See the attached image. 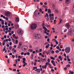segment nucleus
Instances as JSON below:
<instances>
[{
    "label": "nucleus",
    "instance_id": "nucleus-1",
    "mask_svg": "<svg viewBox=\"0 0 74 74\" xmlns=\"http://www.w3.org/2000/svg\"><path fill=\"white\" fill-rule=\"evenodd\" d=\"M37 24H33L31 25V29H32V30H34L37 28Z\"/></svg>",
    "mask_w": 74,
    "mask_h": 74
},
{
    "label": "nucleus",
    "instance_id": "nucleus-2",
    "mask_svg": "<svg viewBox=\"0 0 74 74\" xmlns=\"http://www.w3.org/2000/svg\"><path fill=\"white\" fill-rule=\"evenodd\" d=\"M65 51L66 53H69L70 52V48L69 47H66L65 49Z\"/></svg>",
    "mask_w": 74,
    "mask_h": 74
},
{
    "label": "nucleus",
    "instance_id": "nucleus-3",
    "mask_svg": "<svg viewBox=\"0 0 74 74\" xmlns=\"http://www.w3.org/2000/svg\"><path fill=\"white\" fill-rule=\"evenodd\" d=\"M52 16H54V14H49V16H50V19L51 21H53L54 20V17H52Z\"/></svg>",
    "mask_w": 74,
    "mask_h": 74
},
{
    "label": "nucleus",
    "instance_id": "nucleus-4",
    "mask_svg": "<svg viewBox=\"0 0 74 74\" xmlns=\"http://www.w3.org/2000/svg\"><path fill=\"white\" fill-rule=\"evenodd\" d=\"M5 15L6 16H10V15H11V13L10 12H8L5 13Z\"/></svg>",
    "mask_w": 74,
    "mask_h": 74
},
{
    "label": "nucleus",
    "instance_id": "nucleus-5",
    "mask_svg": "<svg viewBox=\"0 0 74 74\" xmlns=\"http://www.w3.org/2000/svg\"><path fill=\"white\" fill-rule=\"evenodd\" d=\"M17 33L18 34H23V31L21 29H19L18 31H17Z\"/></svg>",
    "mask_w": 74,
    "mask_h": 74
},
{
    "label": "nucleus",
    "instance_id": "nucleus-6",
    "mask_svg": "<svg viewBox=\"0 0 74 74\" xmlns=\"http://www.w3.org/2000/svg\"><path fill=\"white\" fill-rule=\"evenodd\" d=\"M25 47V48L24 49V51H26L28 49V47L26 46H23L21 48L22 49H23V48Z\"/></svg>",
    "mask_w": 74,
    "mask_h": 74
},
{
    "label": "nucleus",
    "instance_id": "nucleus-7",
    "mask_svg": "<svg viewBox=\"0 0 74 74\" xmlns=\"http://www.w3.org/2000/svg\"><path fill=\"white\" fill-rule=\"evenodd\" d=\"M34 14L35 16H39L40 13H39L37 11H36L34 12Z\"/></svg>",
    "mask_w": 74,
    "mask_h": 74
},
{
    "label": "nucleus",
    "instance_id": "nucleus-8",
    "mask_svg": "<svg viewBox=\"0 0 74 74\" xmlns=\"http://www.w3.org/2000/svg\"><path fill=\"white\" fill-rule=\"evenodd\" d=\"M65 27L68 29H69L70 28V25H69V23H68L65 25Z\"/></svg>",
    "mask_w": 74,
    "mask_h": 74
},
{
    "label": "nucleus",
    "instance_id": "nucleus-9",
    "mask_svg": "<svg viewBox=\"0 0 74 74\" xmlns=\"http://www.w3.org/2000/svg\"><path fill=\"white\" fill-rule=\"evenodd\" d=\"M22 42H20L19 43V46L18 47V48H20L22 46Z\"/></svg>",
    "mask_w": 74,
    "mask_h": 74
},
{
    "label": "nucleus",
    "instance_id": "nucleus-10",
    "mask_svg": "<svg viewBox=\"0 0 74 74\" xmlns=\"http://www.w3.org/2000/svg\"><path fill=\"white\" fill-rule=\"evenodd\" d=\"M65 3L66 4H70V0H66Z\"/></svg>",
    "mask_w": 74,
    "mask_h": 74
},
{
    "label": "nucleus",
    "instance_id": "nucleus-11",
    "mask_svg": "<svg viewBox=\"0 0 74 74\" xmlns=\"http://www.w3.org/2000/svg\"><path fill=\"white\" fill-rule=\"evenodd\" d=\"M15 21L16 22H19V18L18 17H16V18Z\"/></svg>",
    "mask_w": 74,
    "mask_h": 74
},
{
    "label": "nucleus",
    "instance_id": "nucleus-12",
    "mask_svg": "<svg viewBox=\"0 0 74 74\" xmlns=\"http://www.w3.org/2000/svg\"><path fill=\"white\" fill-rule=\"evenodd\" d=\"M38 34H34V37L35 38H37L38 37Z\"/></svg>",
    "mask_w": 74,
    "mask_h": 74
},
{
    "label": "nucleus",
    "instance_id": "nucleus-13",
    "mask_svg": "<svg viewBox=\"0 0 74 74\" xmlns=\"http://www.w3.org/2000/svg\"><path fill=\"white\" fill-rule=\"evenodd\" d=\"M73 33H72L71 31H70L69 32V33H68V34L69 35L71 36V35H73Z\"/></svg>",
    "mask_w": 74,
    "mask_h": 74
},
{
    "label": "nucleus",
    "instance_id": "nucleus-14",
    "mask_svg": "<svg viewBox=\"0 0 74 74\" xmlns=\"http://www.w3.org/2000/svg\"><path fill=\"white\" fill-rule=\"evenodd\" d=\"M49 62H47L46 63L45 65V69H46L47 68V66H48V65L49 64Z\"/></svg>",
    "mask_w": 74,
    "mask_h": 74
},
{
    "label": "nucleus",
    "instance_id": "nucleus-15",
    "mask_svg": "<svg viewBox=\"0 0 74 74\" xmlns=\"http://www.w3.org/2000/svg\"><path fill=\"white\" fill-rule=\"evenodd\" d=\"M35 71H37L38 73H40V69H37L35 70Z\"/></svg>",
    "mask_w": 74,
    "mask_h": 74
},
{
    "label": "nucleus",
    "instance_id": "nucleus-16",
    "mask_svg": "<svg viewBox=\"0 0 74 74\" xmlns=\"http://www.w3.org/2000/svg\"><path fill=\"white\" fill-rule=\"evenodd\" d=\"M23 63H25V61H26V58H23Z\"/></svg>",
    "mask_w": 74,
    "mask_h": 74
},
{
    "label": "nucleus",
    "instance_id": "nucleus-17",
    "mask_svg": "<svg viewBox=\"0 0 74 74\" xmlns=\"http://www.w3.org/2000/svg\"><path fill=\"white\" fill-rule=\"evenodd\" d=\"M15 28L16 29H17L18 28V24L15 25Z\"/></svg>",
    "mask_w": 74,
    "mask_h": 74
},
{
    "label": "nucleus",
    "instance_id": "nucleus-18",
    "mask_svg": "<svg viewBox=\"0 0 74 74\" xmlns=\"http://www.w3.org/2000/svg\"><path fill=\"white\" fill-rule=\"evenodd\" d=\"M43 29H45V31H47V30H48V29H47V28H46V27H45L44 26L43 27Z\"/></svg>",
    "mask_w": 74,
    "mask_h": 74
},
{
    "label": "nucleus",
    "instance_id": "nucleus-19",
    "mask_svg": "<svg viewBox=\"0 0 74 74\" xmlns=\"http://www.w3.org/2000/svg\"><path fill=\"white\" fill-rule=\"evenodd\" d=\"M48 14H51V9H48Z\"/></svg>",
    "mask_w": 74,
    "mask_h": 74
},
{
    "label": "nucleus",
    "instance_id": "nucleus-20",
    "mask_svg": "<svg viewBox=\"0 0 74 74\" xmlns=\"http://www.w3.org/2000/svg\"><path fill=\"white\" fill-rule=\"evenodd\" d=\"M48 45H47L45 47V48H47V49H48V48H49V47L50 46V44H48Z\"/></svg>",
    "mask_w": 74,
    "mask_h": 74
},
{
    "label": "nucleus",
    "instance_id": "nucleus-21",
    "mask_svg": "<svg viewBox=\"0 0 74 74\" xmlns=\"http://www.w3.org/2000/svg\"><path fill=\"white\" fill-rule=\"evenodd\" d=\"M50 58L51 59V60H55V58L52 56Z\"/></svg>",
    "mask_w": 74,
    "mask_h": 74
},
{
    "label": "nucleus",
    "instance_id": "nucleus-22",
    "mask_svg": "<svg viewBox=\"0 0 74 74\" xmlns=\"http://www.w3.org/2000/svg\"><path fill=\"white\" fill-rule=\"evenodd\" d=\"M41 38V36L40 35L38 34V38Z\"/></svg>",
    "mask_w": 74,
    "mask_h": 74
},
{
    "label": "nucleus",
    "instance_id": "nucleus-23",
    "mask_svg": "<svg viewBox=\"0 0 74 74\" xmlns=\"http://www.w3.org/2000/svg\"><path fill=\"white\" fill-rule=\"evenodd\" d=\"M33 57H34V56L33 55V54L32 53L31 56V59H33Z\"/></svg>",
    "mask_w": 74,
    "mask_h": 74
},
{
    "label": "nucleus",
    "instance_id": "nucleus-24",
    "mask_svg": "<svg viewBox=\"0 0 74 74\" xmlns=\"http://www.w3.org/2000/svg\"><path fill=\"white\" fill-rule=\"evenodd\" d=\"M23 64H24L23 65V67H25V66H26V65H27V63H26V62H25V63H23Z\"/></svg>",
    "mask_w": 74,
    "mask_h": 74
},
{
    "label": "nucleus",
    "instance_id": "nucleus-25",
    "mask_svg": "<svg viewBox=\"0 0 74 74\" xmlns=\"http://www.w3.org/2000/svg\"><path fill=\"white\" fill-rule=\"evenodd\" d=\"M29 52H32L33 51V49H29L28 50Z\"/></svg>",
    "mask_w": 74,
    "mask_h": 74
},
{
    "label": "nucleus",
    "instance_id": "nucleus-26",
    "mask_svg": "<svg viewBox=\"0 0 74 74\" xmlns=\"http://www.w3.org/2000/svg\"><path fill=\"white\" fill-rule=\"evenodd\" d=\"M60 22L59 23V24H60V23H62V19H61V18L60 19Z\"/></svg>",
    "mask_w": 74,
    "mask_h": 74
},
{
    "label": "nucleus",
    "instance_id": "nucleus-27",
    "mask_svg": "<svg viewBox=\"0 0 74 74\" xmlns=\"http://www.w3.org/2000/svg\"><path fill=\"white\" fill-rule=\"evenodd\" d=\"M66 67L67 68H68V67H70V64H67L66 65Z\"/></svg>",
    "mask_w": 74,
    "mask_h": 74
},
{
    "label": "nucleus",
    "instance_id": "nucleus-28",
    "mask_svg": "<svg viewBox=\"0 0 74 74\" xmlns=\"http://www.w3.org/2000/svg\"><path fill=\"white\" fill-rule=\"evenodd\" d=\"M40 60L42 62H44V59H42V58H41L40 59Z\"/></svg>",
    "mask_w": 74,
    "mask_h": 74
},
{
    "label": "nucleus",
    "instance_id": "nucleus-29",
    "mask_svg": "<svg viewBox=\"0 0 74 74\" xmlns=\"http://www.w3.org/2000/svg\"><path fill=\"white\" fill-rule=\"evenodd\" d=\"M69 73H71V74H74V72L71 71H69Z\"/></svg>",
    "mask_w": 74,
    "mask_h": 74
},
{
    "label": "nucleus",
    "instance_id": "nucleus-30",
    "mask_svg": "<svg viewBox=\"0 0 74 74\" xmlns=\"http://www.w3.org/2000/svg\"><path fill=\"white\" fill-rule=\"evenodd\" d=\"M48 52H49V54H51V50H49Z\"/></svg>",
    "mask_w": 74,
    "mask_h": 74
},
{
    "label": "nucleus",
    "instance_id": "nucleus-31",
    "mask_svg": "<svg viewBox=\"0 0 74 74\" xmlns=\"http://www.w3.org/2000/svg\"><path fill=\"white\" fill-rule=\"evenodd\" d=\"M56 40V41H55L56 42H56V44H58L59 42H58L57 41V40Z\"/></svg>",
    "mask_w": 74,
    "mask_h": 74
},
{
    "label": "nucleus",
    "instance_id": "nucleus-32",
    "mask_svg": "<svg viewBox=\"0 0 74 74\" xmlns=\"http://www.w3.org/2000/svg\"><path fill=\"white\" fill-rule=\"evenodd\" d=\"M1 23L2 25H4V21L3 20H2L1 22Z\"/></svg>",
    "mask_w": 74,
    "mask_h": 74
},
{
    "label": "nucleus",
    "instance_id": "nucleus-33",
    "mask_svg": "<svg viewBox=\"0 0 74 74\" xmlns=\"http://www.w3.org/2000/svg\"><path fill=\"white\" fill-rule=\"evenodd\" d=\"M16 44H18V40H16L15 41Z\"/></svg>",
    "mask_w": 74,
    "mask_h": 74
},
{
    "label": "nucleus",
    "instance_id": "nucleus-34",
    "mask_svg": "<svg viewBox=\"0 0 74 74\" xmlns=\"http://www.w3.org/2000/svg\"><path fill=\"white\" fill-rule=\"evenodd\" d=\"M5 50H6V49H5V47H4L3 49V52H4V51H5Z\"/></svg>",
    "mask_w": 74,
    "mask_h": 74
},
{
    "label": "nucleus",
    "instance_id": "nucleus-35",
    "mask_svg": "<svg viewBox=\"0 0 74 74\" xmlns=\"http://www.w3.org/2000/svg\"><path fill=\"white\" fill-rule=\"evenodd\" d=\"M37 67L36 66V67H34V68H33V70H35V69H37Z\"/></svg>",
    "mask_w": 74,
    "mask_h": 74
},
{
    "label": "nucleus",
    "instance_id": "nucleus-36",
    "mask_svg": "<svg viewBox=\"0 0 74 74\" xmlns=\"http://www.w3.org/2000/svg\"><path fill=\"white\" fill-rule=\"evenodd\" d=\"M45 52H46V53L47 55H49V53L48 51H45Z\"/></svg>",
    "mask_w": 74,
    "mask_h": 74
},
{
    "label": "nucleus",
    "instance_id": "nucleus-37",
    "mask_svg": "<svg viewBox=\"0 0 74 74\" xmlns=\"http://www.w3.org/2000/svg\"><path fill=\"white\" fill-rule=\"evenodd\" d=\"M42 26V27H43V26H45V23H44V22H43Z\"/></svg>",
    "mask_w": 74,
    "mask_h": 74
},
{
    "label": "nucleus",
    "instance_id": "nucleus-38",
    "mask_svg": "<svg viewBox=\"0 0 74 74\" xmlns=\"http://www.w3.org/2000/svg\"><path fill=\"white\" fill-rule=\"evenodd\" d=\"M51 62L52 64H53V63H55V62H54V61H53V60H51Z\"/></svg>",
    "mask_w": 74,
    "mask_h": 74
},
{
    "label": "nucleus",
    "instance_id": "nucleus-39",
    "mask_svg": "<svg viewBox=\"0 0 74 74\" xmlns=\"http://www.w3.org/2000/svg\"><path fill=\"white\" fill-rule=\"evenodd\" d=\"M42 52V49H40V51H38V52L40 53V52Z\"/></svg>",
    "mask_w": 74,
    "mask_h": 74
},
{
    "label": "nucleus",
    "instance_id": "nucleus-40",
    "mask_svg": "<svg viewBox=\"0 0 74 74\" xmlns=\"http://www.w3.org/2000/svg\"><path fill=\"white\" fill-rule=\"evenodd\" d=\"M55 53V51H53V50L51 51V53L52 54H53Z\"/></svg>",
    "mask_w": 74,
    "mask_h": 74
},
{
    "label": "nucleus",
    "instance_id": "nucleus-41",
    "mask_svg": "<svg viewBox=\"0 0 74 74\" xmlns=\"http://www.w3.org/2000/svg\"><path fill=\"white\" fill-rule=\"evenodd\" d=\"M18 63V60L16 59L15 60V64H17Z\"/></svg>",
    "mask_w": 74,
    "mask_h": 74
},
{
    "label": "nucleus",
    "instance_id": "nucleus-42",
    "mask_svg": "<svg viewBox=\"0 0 74 74\" xmlns=\"http://www.w3.org/2000/svg\"><path fill=\"white\" fill-rule=\"evenodd\" d=\"M46 27H48V28H49L51 27V25H48Z\"/></svg>",
    "mask_w": 74,
    "mask_h": 74
},
{
    "label": "nucleus",
    "instance_id": "nucleus-43",
    "mask_svg": "<svg viewBox=\"0 0 74 74\" xmlns=\"http://www.w3.org/2000/svg\"><path fill=\"white\" fill-rule=\"evenodd\" d=\"M13 38H15V34H13Z\"/></svg>",
    "mask_w": 74,
    "mask_h": 74
},
{
    "label": "nucleus",
    "instance_id": "nucleus-44",
    "mask_svg": "<svg viewBox=\"0 0 74 74\" xmlns=\"http://www.w3.org/2000/svg\"><path fill=\"white\" fill-rule=\"evenodd\" d=\"M59 52V51L58 50H56V53H58Z\"/></svg>",
    "mask_w": 74,
    "mask_h": 74
},
{
    "label": "nucleus",
    "instance_id": "nucleus-45",
    "mask_svg": "<svg viewBox=\"0 0 74 74\" xmlns=\"http://www.w3.org/2000/svg\"><path fill=\"white\" fill-rule=\"evenodd\" d=\"M46 16L47 17H49V15H48V14L47 13L46 14Z\"/></svg>",
    "mask_w": 74,
    "mask_h": 74
},
{
    "label": "nucleus",
    "instance_id": "nucleus-46",
    "mask_svg": "<svg viewBox=\"0 0 74 74\" xmlns=\"http://www.w3.org/2000/svg\"><path fill=\"white\" fill-rule=\"evenodd\" d=\"M45 73V71L44 70H43V71L41 72L42 74V73Z\"/></svg>",
    "mask_w": 74,
    "mask_h": 74
},
{
    "label": "nucleus",
    "instance_id": "nucleus-47",
    "mask_svg": "<svg viewBox=\"0 0 74 74\" xmlns=\"http://www.w3.org/2000/svg\"><path fill=\"white\" fill-rule=\"evenodd\" d=\"M12 46H10L9 48V49H10V50H11V49H12Z\"/></svg>",
    "mask_w": 74,
    "mask_h": 74
},
{
    "label": "nucleus",
    "instance_id": "nucleus-48",
    "mask_svg": "<svg viewBox=\"0 0 74 74\" xmlns=\"http://www.w3.org/2000/svg\"><path fill=\"white\" fill-rule=\"evenodd\" d=\"M44 4H45V5H47V4H48V3H47V2H45L44 3Z\"/></svg>",
    "mask_w": 74,
    "mask_h": 74
},
{
    "label": "nucleus",
    "instance_id": "nucleus-49",
    "mask_svg": "<svg viewBox=\"0 0 74 74\" xmlns=\"http://www.w3.org/2000/svg\"><path fill=\"white\" fill-rule=\"evenodd\" d=\"M12 40L13 42H15V40L14 39V38H12Z\"/></svg>",
    "mask_w": 74,
    "mask_h": 74
},
{
    "label": "nucleus",
    "instance_id": "nucleus-50",
    "mask_svg": "<svg viewBox=\"0 0 74 74\" xmlns=\"http://www.w3.org/2000/svg\"><path fill=\"white\" fill-rule=\"evenodd\" d=\"M6 47H10V45L8 44H7L6 45Z\"/></svg>",
    "mask_w": 74,
    "mask_h": 74
},
{
    "label": "nucleus",
    "instance_id": "nucleus-51",
    "mask_svg": "<svg viewBox=\"0 0 74 74\" xmlns=\"http://www.w3.org/2000/svg\"><path fill=\"white\" fill-rule=\"evenodd\" d=\"M47 61L49 62H50V59H49V58H48V59Z\"/></svg>",
    "mask_w": 74,
    "mask_h": 74
},
{
    "label": "nucleus",
    "instance_id": "nucleus-52",
    "mask_svg": "<svg viewBox=\"0 0 74 74\" xmlns=\"http://www.w3.org/2000/svg\"><path fill=\"white\" fill-rule=\"evenodd\" d=\"M48 44V42H47L45 43V45H47V44Z\"/></svg>",
    "mask_w": 74,
    "mask_h": 74
},
{
    "label": "nucleus",
    "instance_id": "nucleus-53",
    "mask_svg": "<svg viewBox=\"0 0 74 74\" xmlns=\"http://www.w3.org/2000/svg\"><path fill=\"white\" fill-rule=\"evenodd\" d=\"M14 38H15L16 39H18V36H16Z\"/></svg>",
    "mask_w": 74,
    "mask_h": 74
},
{
    "label": "nucleus",
    "instance_id": "nucleus-54",
    "mask_svg": "<svg viewBox=\"0 0 74 74\" xmlns=\"http://www.w3.org/2000/svg\"><path fill=\"white\" fill-rule=\"evenodd\" d=\"M51 71H52V72H53L54 71H55V70H54V69H51Z\"/></svg>",
    "mask_w": 74,
    "mask_h": 74
},
{
    "label": "nucleus",
    "instance_id": "nucleus-55",
    "mask_svg": "<svg viewBox=\"0 0 74 74\" xmlns=\"http://www.w3.org/2000/svg\"><path fill=\"white\" fill-rule=\"evenodd\" d=\"M27 55H30V53L28 52L27 53Z\"/></svg>",
    "mask_w": 74,
    "mask_h": 74
},
{
    "label": "nucleus",
    "instance_id": "nucleus-56",
    "mask_svg": "<svg viewBox=\"0 0 74 74\" xmlns=\"http://www.w3.org/2000/svg\"><path fill=\"white\" fill-rule=\"evenodd\" d=\"M56 48L57 49H58L60 48H59V47L58 46H57L56 47Z\"/></svg>",
    "mask_w": 74,
    "mask_h": 74
},
{
    "label": "nucleus",
    "instance_id": "nucleus-57",
    "mask_svg": "<svg viewBox=\"0 0 74 74\" xmlns=\"http://www.w3.org/2000/svg\"><path fill=\"white\" fill-rule=\"evenodd\" d=\"M42 69H44V68L45 69V66H44V65L42 66Z\"/></svg>",
    "mask_w": 74,
    "mask_h": 74
},
{
    "label": "nucleus",
    "instance_id": "nucleus-58",
    "mask_svg": "<svg viewBox=\"0 0 74 74\" xmlns=\"http://www.w3.org/2000/svg\"><path fill=\"white\" fill-rule=\"evenodd\" d=\"M7 62H8V64L10 63V60H8Z\"/></svg>",
    "mask_w": 74,
    "mask_h": 74
},
{
    "label": "nucleus",
    "instance_id": "nucleus-59",
    "mask_svg": "<svg viewBox=\"0 0 74 74\" xmlns=\"http://www.w3.org/2000/svg\"><path fill=\"white\" fill-rule=\"evenodd\" d=\"M72 11L73 12H74V6H73V9H72Z\"/></svg>",
    "mask_w": 74,
    "mask_h": 74
},
{
    "label": "nucleus",
    "instance_id": "nucleus-60",
    "mask_svg": "<svg viewBox=\"0 0 74 74\" xmlns=\"http://www.w3.org/2000/svg\"><path fill=\"white\" fill-rule=\"evenodd\" d=\"M12 34H13L14 33V31H11Z\"/></svg>",
    "mask_w": 74,
    "mask_h": 74
},
{
    "label": "nucleus",
    "instance_id": "nucleus-61",
    "mask_svg": "<svg viewBox=\"0 0 74 74\" xmlns=\"http://www.w3.org/2000/svg\"><path fill=\"white\" fill-rule=\"evenodd\" d=\"M4 38H7V36H6V35H5L4 36Z\"/></svg>",
    "mask_w": 74,
    "mask_h": 74
},
{
    "label": "nucleus",
    "instance_id": "nucleus-62",
    "mask_svg": "<svg viewBox=\"0 0 74 74\" xmlns=\"http://www.w3.org/2000/svg\"><path fill=\"white\" fill-rule=\"evenodd\" d=\"M64 70H67V67H65V68H64Z\"/></svg>",
    "mask_w": 74,
    "mask_h": 74
},
{
    "label": "nucleus",
    "instance_id": "nucleus-63",
    "mask_svg": "<svg viewBox=\"0 0 74 74\" xmlns=\"http://www.w3.org/2000/svg\"><path fill=\"white\" fill-rule=\"evenodd\" d=\"M10 45H12V42H10V43H9Z\"/></svg>",
    "mask_w": 74,
    "mask_h": 74
},
{
    "label": "nucleus",
    "instance_id": "nucleus-64",
    "mask_svg": "<svg viewBox=\"0 0 74 74\" xmlns=\"http://www.w3.org/2000/svg\"><path fill=\"white\" fill-rule=\"evenodd\" d=\"M48 38V36H45V38L46 39L47 38Z\"/></svg>",
    "mask_w": 74,
    "mask_h": 74
}]
</instances>
